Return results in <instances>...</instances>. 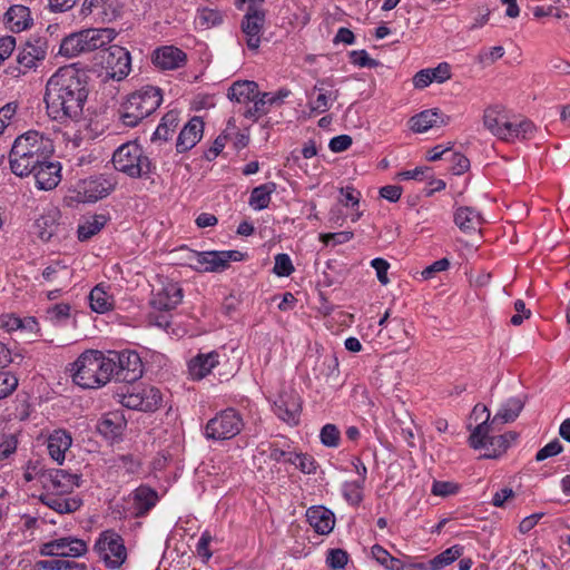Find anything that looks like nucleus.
Instances as JSON below:
<instances>
[{"label": "nucleus", "instance_id": "22", "mask_svg": "<svg viewBox=\"0 0 570 570\" xmlns=\"http://www.w3.org/2000/svg\"><path fill=\"white\" fill-rule=\"evenodd\" d=\"M131 509L136 518L145 517L158 502V493L147 485H140L131 494Z\"/></svg>", "mask_w": 570, "mask_h": 570}, {"label": "nucleus", "instance_id": "43", "mask_svg": "<svg viewBox=\"0 0 570 570\" xmlns=\"http://www.w3.org/2000/svg\"><path fill=\"white\" fill-rule=\"evenodd\" d=\"M81 40L80 31L65 37L60 43L58 53L66 58H75L86 52Z\"/></svg>", "mask_w": 570, "mask_h": 570}, {"label": "nucleus", "instance_id": "26", "mask_svg": "<svg viewBox=\"0 0 570 570\" xmlns=\"http://www.w3.org/2000/svg\"><path fill=\"white\" fill-rule=\"evenodd\" d=\"M82 46L86 52L100 49L109 45L117 36L112 28H92L80 31Z\"/></svg>", "mask_w": 570, "mask_h": 570}, {"label": "nucleus", "instance_id": "14", "mask_svg": "<svg viewBox=\"0 0 570 570\" xmlns=\"http://www.w3.org/2000/svg\"><path fill=\"white\" fill-rule=\"evenodd\" d=\"M48 41L46 38L31 37L26 41L17 56V62L23 69L22 72L26 73L28 70L36 69L46 59Z\"/></svg>", "mask_w": 570, "mask_h": 570}, {"label": "nucleus", "instance_id": "63", "mask_svg": "<svg viewBox=\"0 0 570 570\" xmlns=\"http://www.w3.org/2000/svg\"><path fill=\"white\" fill-rule=\"evenodd\" d=\"M562 450L563 446L561 442L558 439H554L537 452L535 460L538 462L544 461L548 458L558 455Z\"/></svg>", "mask_w": 570, "mask_h": 570}, {"label": "nucleus", "instance_id": "48", "mask_svg": "<svg viewBox=\"0 0 570 570\" xmlns=\"http://www.w3.org/2000/svg\"><path fill=\"white\" fill-rule=\"evenodd\" d=\"M490 426L488 422L481 421L476 424V426L472 430L469 444L472 449L479 450L483 448H490V439L489 436Z\"/></svg>", "mask_w": 570, "mask_h": 570}, {"label": "nucleus", "instance_id": "7", "mask_svg": "<svg viewBox=\"0 0 570 570\" xmlns=\"http://www.w3.org/2000/svg\"><path fill=\"white\" fill-rule=\"evenodd\" d=\"M108 361L111 363L112 379L118 382L132 383L144 373V365L139 354L135 351H108Z\"/></svg>", "mask_w": 570, "mask_h": 570}, {"label": "nucleus", "instance_id": "59", "mask_svg": "<svg viewBox=\"0 0 570 570\" xmlns=\"http://www.w3.org/2000/svg\"><path fill=\"white\" fill-rule=\"evenodd\" d=\"M273 272L277 276L286 277L289 276L294 272V266L292 261L287 254H277L275 256V264Z\"/></svg>", "mask_w": 570, "mask_h": 570}, {"label": "nucleus", "instance_id": "27", "mask_svg": "<svg viewBox=\"0 0 570 570\" xmlns=\"http://www.w3.org/2000/svg\"><path fill=\"white\" fill-rule=\"evenodd\" d=\"M219 364V354L216 351L199 353L188 362V372L193 380L206 377Z\"/></svg>", "mask_w": 570, "mask_h": 570}, {"label": "nucleus", "instance_id": "3", "mask_svg": "<svg viewBox=\"0 0 570 570\" xmlns=\"http://www.w3.org/2000/svg\"><path fill=\"white\" fill-rule=\"evenodd\" d=\"M72 382L82 389H99L112 380L108 354L87 350L70 364Z\"/></svg>", "mask_w": 570, "mask_h": 570}, {"label": "nucleus", "instance_id": "29", "mask_svg": "<svg viewBox=\"0 0 570 570\" xmlns=\"http://www.w3.org/2000/svg\"><path fill=\"white\" fill-rule=\"evenodd\" d=\"M463 551V546L454 544L445 549L444 551H442L428 562H420L411 566L419 570H443L445 567L450 566L455 560L461 558Z\"/></svg>", "mask_w": 570, "mask_h": 570}, {"label": "nucleus", "instance_id": "17", "mask_svg": "<svg viewBox=\"0 0 570 570\" xmlns=\"http://www.w3.org/2000/svg\"><path fill=\"white\" fill-rule=\"evenodd\" d=\"M39 528L37 517L23 514L14 522L7 534V542L12 547H22L35 540V533Z\"/></svg>", "mask_w": 570, "mask_h": 570}, {"label": "nucleus", "instance_id": "23", "mask_svg": "<svg viewBox=\"0 0 570 570\" xmlns=\"http://www.w3.org/2000/svg\"><path fill=\"white\" fill-rule=\"evenodd\" d=\"M306 518L309 525L318 534H328L334 529L335 515L330 509L323 505H313L308 508L306 511Z\"/></svg>", "mask_w": 570, "mask_h": 570}, {"label": "nucleus", "instance_id": "35", "mask_svg": "<svg viewBox=\"0 0 570 570\" xmlns=\"http://www.w3.org/2000/svg\"><path fill=\"white\" fill-rule=\"evenodd\" d=\"M508 119L509 117L504 108L500 105H495L484 110L483 125L493 136L499 137V132H501Z\"/></svg>", "mask_w": 570, "mask_h": 570}, {"label": "nucleus", "instance_id": "62", "mask_svg": "<svg viewBox=\"0 0 570 570\" xmlns=\"http://www.w3.org/2000/svg\"><path fill=\"white\" fill-rule=\"evenodd\" d=\"M353 236H354L353 232L342 230V232H337V233L322 234L320 236V238L325 245L335 246V245H341V244H345V243L350 242L353 238Z\"/></svg>", "mask_w": 570, "mask_h": 570}, {"label": "nucleus", "instance_id": "16", "mask_svg": "<svg viewBox=\"0 0 570 570\" xmlns=\"http://www.w3.org/2000/svg\"><path fill=\"white\" fill-rule=\"evenodd\" d=\"M302 411V400L295 391H284L274 402L275 414L289 425H297Z\"/></svg>", "mask_w": 570, "mask_h": 570}, {"label": "nucleus", "instance_id": "10", "mask_svg": "<svg viewBox=\"0 0 570 570\" xmlns=\"http://www.w3.org/2000/svg\"><path fill=\"white\" fill-rule=\"evenodd\" d=\"M197 268L203 272L219 273L229 267L230 262H239L245 254L238 250H207L195 252Z\"/></svg>", "mask_w": 570, "mask_h": 570}, {"label": "nucleus", "instance_id": "30", "mask_svg": "<svg viewBox=\"0 0 570 570\" xmlns=\"http://www.w3.org/2000/svg\"><path fill=\"white\" fill-rule=\"evenodd\" d=\"M449 120L448 116H444L439 109H428L413 116L410 119L411 129L415 132H424L429 129L445 125Z\"/></svg>", "mask_w": 570, "mask_h": 570}, {"label": "nucleus", "instance_id": "9", "mask_svg": "<svg viewBox=\"0 0 570 570\" xmlns=\"http://www.w3.org/2000/svg\"><path fill=\"white\" fill-rule=\"evenodd\" d=\"M244 422L234 409H226L210 419L205 426V436L215 441L229 440L243 429Z\"/></svg>", "mask_w": 570, "mask_h": 570}, {"label": "nucleus", "instance_id": "54", "mask_svg": "<svg viewBox=\"0 0 570 570\" xmlns=\"http://www.w3.org/2000/svg\"><path fill=\"white\" fill-rule=\"evenodd\" d=\"M70 309L67 303L55 304L47 308V318L53 324H62L69 320Z\"/></svg>", "mask_w": 570, "mask_h": 570}, {"label": "nucleus", "instance_id": "41", "mask_svg": "<svg viewBox=\"0 0 570 570\" xmlns=\"http://www.w3.org/2000/svg\"><path fill=\"white\" fill-rule=\"evenodd\" d=\"M276 188L277 185L274 181H267L252 188V207L257 210L267 208Z\"/></svg>", "mask_w": 570, "mask_h": 570}, {"label": "nucleus", "instance_id": "45", "mask_svg": "<svg viewBox=\"0 0 570 570\" xmlns=\"http://www.w3.org/2000/svg\"><path fill=\"white\" fill-rule=\"evenodd\" d=\"M515 439L517 434L514 432L491 436L489 452L484 454V458L495 459L500 456L510 446V442Z\"/></svg>", "mask_w": 570, "mask_h": 570}, {"label": "nucleus", "instance_id": "5", "mask_svg": "<svg viewBox=\"0 0 570 570\" xmlns=\"http://www.w3.org/2000/svg\"><path fill=\"white\" fill-rule=\"evenodd\" d=\"M112 164L116 170L131 178L147 177L154 169L142 147L135 141L118 147L112 155Z\"/></svg>", "mask_w": 570, "mask_h": 570}, {"label": "nucleus", "instance_id": "15", "mask_svg": "<svg viewBox=\"0 0 570 570\" xmlns=\"http://www.w3.org/2000/svg\"><path fill=\"white\" fill-rule=\"evenodd\" d=\"M104 60L108 76L115 80L125 79L131 70L130 53L124 47L110 46Z\"/></svg>", "mask_w": 570, "mask_h": 570}, {"label": "nucleus", "instance_id": "28", "mask_svg": "<svg viewBox=\"0 0 570 570\" xmlns=\"http://www.w3.org/2000/svg\"><path fill=\"white\" fill-rule=\"evenodd\" d=\"M125 428V416L118 411L105 414L97 424L98 432L110 441L119 439Z\"/></svg>", "mask_w": 570, "mask_h": 570}, {"label": "nucleus", "instance_id": "38", "mask_svg": "<svg viewBox=\"0 0 570 570\" xmlns=\"http://www.w3.org/2000/svg\"><path fill=\"white\" fill-rule=\"evenodd\" d=\"M138 411L154 412L163 401L160 391L154 386H138Z\"/></svg>", "mask_w": 570, "mask_h": 570}, {"label": "nucleus", "instance_id": "53", "mask_svg": "<svg viewBox=\"0 0 570 570\" xmlns=\"http://www.w3.org/2000/svg\"><path fill=\"white\" fill-rule=\"evenodd\" d=\"M214 540H215V538L207 530L204 531L202 533L200 538L198 539V542L196 544V553H197V557L204 563H207L213 556L212 543Z\"/></svg>", "mask_w": 570, "mask_h": 570}, {"label": "nucleus", "instance_id": "6", "mask_svg": "<svg viewBox=\"0 0 570 570\" xmlns=\"http://www.w3.org/2000/svg\"><path fill=\"white\" fill-rule=\"evenodd\" d=\"M92 551L109 570L120 569L128 558L125 540L114 529L104 530L98 534Z\"/></svg>", "mask_w": 570, "mask_h": 570}, {"label": "nucleus", "instance_id": "39", "mask_svg": "<svg viewBox=\"0 0 570 570\" xmlns=\"http://www.w3.org/2000/svg\"><path fill=\"white\" fill-rule=\"evenodd\" d=\"M178 124L179 112L177 110H169L163 116L160 124L153 135V140H169L173 137Z\"/></svg>", "mask_w": 570, "mask_h": 570}, {"label": "nucleus", "instance_id": "37", "mask_svg": "<svg viewBox=\"0 0 570 570\" xmlns=\"http://www.w3.org/2000/svg\"><path fill=\"white\" fill-rule=\"evenodd\" d=\"M524 404L519 397H510L504 403L501 404V407L495 413L492 420V424H497L498 422L501 424L513 422L522 411Z\"/></svg>", "mask_w": 570, "mask_h": 570}, {"label": "nucleus", "instance_id": "61", "mask_svg": "<svg viewBox=\"0 0 570 570\" xmlns=\"http://www.w3.org/2000/svg\"><path fill=\"white\" fill-rule=\"evenodd\" d=\"M350 61L357 67L375 68L379 61L371 58L365 50H353L350 52Z\"/></svg>", "mask_w": 570, "mask_h": 570}, {"label": "nucleus", "instance_id": "47", "mask_svg": "<svg viewBox=\"0 0 570 570\" xmlns=\"http://www.w3.org/2000/svg\"><path fill=\"white\" fill-rule=\"evenodd\" d=\"M338 98V90L331 89L330 91L321 92L315 99L308 101V107L312 112L324 114L332 104Z\"/></svg>", "mask_w": 570, "mask_h": 570}, {"label": "nucleus", "instance_id": "57", "mask_svg": "<svg viewBox=\"0 0 570 570\" xmlns=\"http://www.w3.org/2000/svg\"><path fill=\"white\" fill-rule=\"evenodd\" d=\"M18 386V379L14 374L8 371H0V400L6 399Z\"/></svg>", "mask_w": 570, "mask_h": 570}, {"label": "nucleus", "instance_id": "58", "mask_svg": "<svg viewBox=\"0 0 570 570\" xmlns=\"http://www.w3.org/2000/svg\"><path fill=\"white\" fill-rule=\"evenodd\" d=\"M504 48L502 46H494L488 49H482L478 55V61L484 66H490L503 57Z\"/></svg>", "mask_w": 570, "mask_h": 570}, {"label": "nucleus", "instance_id": "36", "mask_svg": "<svg viewBox=\"0 0 570 570\" xmlns=\"http://www.w3.org/2000/svg\"><path fill=\"white\" fill-rule=\"evenodd\" d=\"M6 18L10 28L17 32L27 29L32 22L29 8L22 4L10 7L6 12Z\"/></svg>", "mask_w": 570, "mask_h": 570}, {"label": "nucleus", "instance_id": "24", "mask_svg": "<svg viewBox=\"0 0 570 570\" xmlns=\"http://www.w3.org/2000/svg\"><path fill=\"white\" fill-rule=\"evenodd\" d=\"M39 499L45 505L60 514L73 513L83 503L79 495L70 494H41Z\"/></svg>", "mask_w": 570, "mask_h": 570}, {"label": "nucleus", "instance_id": "21", "mask_svg": "<svg viewBox=\"0 0 570 570\" xmlns=\"http://www.w3.org/2000/svg\"><path fill=\"white\" fill-rule=\"evenodd\" d=\"M204 132V122L200 117H193L180 130L177 141V153L190 150L202 139Z\"/></svg>", "mask_w": 570, "mask_h": 570}, {"label": "nucleus", "instance_id": "11", "mask_svg": "<svg viewBox=\"0 0 570 570\" xmlns=\"http://www.w3.org/2000/svg\"><path fill=\"white\" fill-rule=\"evenodd\" d=\"M116 187V180L105 175L92 176L77 183L76 191L79 200L95 203L107 197Z\"/></svg>", "mask_w": 570, "mask_h": 570}, {"label": "nucleus", "instance_id": "12", "mask_svg": "<svg viewBox=\"0 0 570 570\" xmlns=\"http://www.w3.org/2000/svg\"><path fill=\"white\" fill-rule=\"evenodd\" d=\"M289 95L291 91L286 88L275 92H261L257 82L252 80V121L267 115L273 107L282 106Z\"/></svg>", "mask_w": 570, "mask_h": 570}, {"label": "nucleus", "instance_id": "40", "mask_svg": "<svg viewBox=\"0 0 570 570\" xmlns=\"http://www.w3.org/2000/svg\"><path fill=\"white\" fill-rule=\"evenodd\" d=\"M108 217L105 214H96L87 218L78 226V239L85 242L98 234L107 224Z\"/></svg>", "mask_w": 570, "mask_h": 570}, {"label": "nucleus", "instance_id": "32", "mask_svg": "<svg viewBox=\"0 0 570 570\" xmlns=\"http://www.w3.org/2000/svg\"><path fill=\"white\" fill-rule=\"evenodd\" d=\"M534 132V125L528 119L512 121L510 119L503 125L499 139L504 141H513L514 139L530 138Z\"/></svg>", "mask_w": 570, "mask_h": 570}, {"label": "nucleus", "instance_id": "20", "mask_svg": "<svg viewBox=\"0 0 570 570\" xmlns=\"http://www.w3.org/2000/svg\"><path fill=\"white\" fill-rule=\"evenodd\" d=\"M60 212L56 207H50L35 220V234L42 240L49 242L55 235L58 234L60 228Z\"/></svg>", "mask_w": 570, "mask_h": 570}, {"label": "nucleus", "instance_id": "60", "mask_svg": "<svg viewBox=\"0 0 570 570\" xmlns=\"http://www.w3.org/2000/svg\"><path fill=\"white\" fill-rule=\"evenodd\" d=\"M340 203L345 207H358L361 200V193L352 186H346L340 189Z\"/></svg>", "mask_w": 570, "mask_h": 570}, {"label": "nucleus", "instance_id": "1", "mask_svg": "<svg viewBox=\"0 0 570 570\" xmlns=\"http://www.w3.org/2000/svg\"><path fill=\"white\" fill-rule=\"evenodd\" d=\"M87 98L86 77L73 66L59 68L46 83L43 100L47 114L61 124L78 120Z\"/></svg>", "mask_w": 570, "mask_h": 570}, {"label": "nucleus", "instance_id": "42", "mask_svg": "<svg viewBox=\"0 0 570 570\" xmlns=\"http://www.w3.org/2000/svg\"><path fill=\"white\" fill-rule=\"evenodd\" d=\"M223 13L214 8L204 7L197 10L195 24L203 30L217 27L223 23Z\"/></svg>", "mask_w": 570, "mask_h": 570}, {"label": "nucleus", "instance_id": "50", "mask_svg": "<svg viewBox=\"0 0 570 570\" xmlns=\"http://www.w3.org/2000/svg\"><path fill=\"white\" fill-rule=\"evenodd\" d=\"M38 566L43 570H87L85 563L60 558L39 561Z\"/></svg>", "mask_w": 570, "mask_h": 570}, {"label": "nucleus", "instance_id": "51", "mask_svg": "<svg viewBox=\"0 0 570 570\" xmlns=\"http://www.w3.org/2000/svg\"><path fill=\"white\" fill-rule=\"evenodd\" d=\"M320 441L326 448H338L341 444L340 429L333 423L323 425L320 431Z\"/></svg>", "mask_w": 570, "mask_h": 570}, {"label": "nucleus", "instance_id": "19", "mask_svg": "<svg viewBox=\"0 0 570 570\" xmlns=\"http://www.w3.org/2000/svg\"><path fill=\"white\" fill-rule=\"evenodd\" d=\"M153 63L161 70H175L185 67L187 55L175 46H163L153 53Z\"/></svg>", "mask_w": 570, "mask_h": 570}, {"label": "nucleus", "instance_id": "52", "mask_svg": "<svg viewBox=\"0 0 570 570\" xmlns=\"http://www.w3.org/2000/svg\"><path fill=\"white\" fill-rule=\"evenodd\" d=\"M363 483L360 481H347L342 487V494L351 505H358L363 500Z\"/></svg>", "mask_w": 570, "mask_h": 570}, {"label": "nucleus", "instance_id": "31", "mask_svg": "<svg viewBox=\"0 0 570 570\" xmlns=\"http://www.w3.org/2000/svg\"><path fill=\"white\" fill-rule=\"evenodd\" d=\"M72 444V438L66 430H55L48 438V452L52 460L61 464L66 452Z\"/></svg>", "mask_w": 570, "mask_h": 570}, {"label": "nucleus", "instance_id": "18", "mask_svg": "<svg viewBox=\"0 0 570 570\" xmlns=\"http://www.w3.org/2000/svg\"><path fill=\"white\" fill-rule=\"evenodd\" d=\"M183 288L176 282H164L161 286L153 293L150 304L155 309L171 311L183 301Z\"/></svg>", "mask_w": 570, "mask_h": 570}, {"label": "nucleus", "instance_id": "2", "mask_svg": "<svg viewBox=\"0 0 570 570\" xmlns=\"http://www.w3.org/2000/svg\"><path fill=\"white\" fill-rule=\"evenodd\" d=\"M52 154V141L39 131L29 130L18 136L12 144L9 153L10 169L18 177L29 176Z\"/></svg>", "mask_w": 570, "mask_h": 570}, {"label": "nucleus", "instance_id": "25", "mask_svg": "<svg viewBox=\"0 0 570 570\" xmlns=\"http://www.w3.org/2000/svg\"><path fill=\"white\" fill-rule=\"evenodd\" d=\"M60 171L61 166L58 161L46 159L43 165L37 166V169L31 174L35 176L39 189L50 190L59 184Z\"/></svg>", "mask_w": 570, "mask_h": 570}, {"label": "nucleus", "instance_id": "46", "mask_svg": "<svg viewBox=\"0 0 570 570\" xmlns=\"http://www.w3.org/2000/svg\"><path fill=\"white\" fill-rule=\"evenodd\" d=\"M266 21V11L252 4V51L259 47L261 33Z\"/></svg>", "mask_w": 570, "mask_h": 570}, {"label": "nucleus", "instance_id": "13", "mask_svg": "<svg viewBox=\"0 0 570 570\" xmlns=\"http://www.w3.org/2000/svg\"><path fill=\"white\" fill-rule=\"evenodd\" d=\"M88 551L87 542L76 537H62L43 544L41 552L55 558H78Z\"/></svg>", "mask_w": 570, "mask_h": 570}, {"label": "nucleus", "instance_id": "44", "mask_svg": "<svg viewBox=\"0 0 570 570\" xmlns=\"http://www.w3.org/2000/svg\"><path fill=\"white\" fill-rule=\"evenodd\" d=\"M90 307L94 312L104 314L112 308L114 299L100 286H96L89 294Z\"/></svg>", "mask_w": 570, "mask_h": 570}, {"label": "nucleus", "instance_id": "8", "mask_svg": "<svg viewBox=\"0 0 570 570\" xmlns=\"http://www.w3.org/2000/svg\"><path fill=\"white\" fill-rule=\"evenodd\" d=\"M37 476L43 489L41 494H70L80 485V475L63 469L40 468Z\"/></svg>", "mask_w": 570, "mask_h": 570}, {"label": "nucleus", "instance_id": "56", "mask_svg": "<svg viewBox=\"0 0 570 570\" xmlns=\"http://www.w3.org/2000/svg\"><path fill=\"white\" fill-rule=\"evenodd\" d=\"M348 561V554L343 549H331L326 556V564L332 570H342Z\"/></svg>", "mask_w": 570, "mask_h": 570}, {"label": "nucleus", "instance_id": "55", "mask_svg": "<svg viewBox=\"0 0 570 570\" xmlns=\"http://www.w3.org/2000/svg\"><path fill=\"white\" fill-rule=\"evenodd\" d=\"M272 449L268 454V459L275 462H286V458H288L293 451H291V445L287 440L283 441H274L271 442Z\"/></svg>", "mask_w": 570, "mask_h": 570}, {"label": "nucleus", "instance_id": "33", "mask_svg": "<svg viewBox=\"0 0 570 570\" xmlns=\"http://www.w3.org/2000/svg\"><path fill=\"white\" fill-rule=\"evenodd\" d=\"M228 99L234 104V108L244 115L249 116V80L235 81L227 91Z\"/></svg>", "mask_w": 570, "mask_h": 570}, {"label": "nucleus", "instance_id": "49", "mask_svg": "<svg viewBox=\"0 0 570 570\" xmlns=\"http://www.w3.org/2000/svg\"><path fill=\"white\" fill-rule=\"evenodd\" d=\"M286 462L295 465V468L304 474H313L317 469V462L307 453L293 452L288 458H286Z\"/></svg>", "mask_w": 570, "mask_h": 570}, {"label": "nucleus", "instance_id": "64", "mask_svg": "<svg viewBox=\"0 0 570 570\" xmlns=\"http://www.w3.org/2000/svg\"><path fill=\"white\" fill-rule=\"evenodd\" d=\"M459 485L449 481H434L431 488V492L433 495L438 497H449L458 493Z\"/></svg>", "mask_w": 570, "mask_h": 570}, {"label": "nucleus", "instance_id": "34", "mask_svg": "<svg viewBox=\"0 0 570 570\" xmlns=\"http://www.w3.org/2000/svg\"><path fill=\"white\" fill-rule=\"evenodd\" d=\"M455 225L464 233L476 230L482 218L479 212L472 207H459L454 213Z\"/></svg>", "mask_w": 570, "mask_h": 570}, {"label": "nucleus", "instance_id": "4", "mask_svg": "<svg viewBox=\"0 0 570 570\" xmlns=\"http://www.w3.org/2000/svg\"><path fill=\"white\" fill-rule=\"evenodd\" d=\"M161 90L154 86H146L130 94L120 108V119L127 127L137 126L142 119L151 115L161 104Z\"/></svg>", "mask_w": 570, "mask_h": 570}]
</instances>
